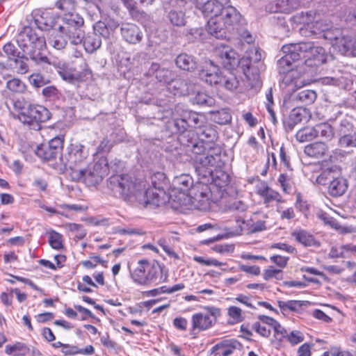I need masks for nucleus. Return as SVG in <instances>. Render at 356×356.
<instances>
[{"mask_svg": "<svg viewBox=\"0 0 356 356\" xmlns=\"http://www.w3.org/2000/svg\"><path fill=\"white\" fill-rule=\"evenodd\" d=\"M167 178L162 172L153 173L149 181L138 180L129 175H115L107 181L108 188L115 196L127 201H137L140 204L147 207H159L170 200L164 187Z\"/></svg>", "mask_w": 356, "mask_h": 356, "instance_id": "nucleus-1", "label": "nucleus"}, {"mask_svg": "<svg viewBox=\"0 0 356 356\" xmlns=\"http://www.w3.org/2000/svg\"><path fill=\"white\" fill-rule=\"evenodd\" d=\"M56 7L65 12L63 17L49 16L43 14L35 19V24L41 30L51 29L49 42L56 49H64L69 41L72 45L81 44L84 38L83 18L75 10L73 0H59Z\"/></svg>", "mask_w": 356, "mask_h": 356, "instance_id": "nucleus-2", "label": "nucleus"}, {"mask_svg": "<svg viewBox=\"0 0 356 356\" xmlns=\"http://www.w3.org/2000/svg\"><path fill=\"white\" fill-rule=\"evenodd\" d=\"M282 52L283 56L277 60V70L284 74L282 81L286 86L293 85L297 88L305 85V81L300 79L305 71L294 70L293 62L304 60L305 65L318 67L326 61L324 48L315 46L312 42L285 44L282 47Z\"/></svg>", "mask_w": 356, "mask_h": 356, "instance_id": "nucleus-3", "label": "nucleus"}, {"mask_svg": "<svg viewBox=\"0 0 356 356\" xmlns=\"http://www.w3.org/2000/svg\"><path fill=\"white\" fill-rule=\"evenodd\" d=\"M132 280L137 284L149 286L167 280L168 274L165 266L156 260H139L136 266L130 270Z\"/></svg>", "mask_w": 356, "mask_h": 356, "instance_id": "nucleus-4", "label": "nucleus"}, {"mask_svg": "<svg viewBox=\"0 0 356 356\" xmlns=\"http://www.w3.org/2000/svg\"><path fill=\"white\" fill-rule=\"evenodd\" d=\"M207 153L193 157L195 163V170L204 178L211 177L219 187L227 185L229 181V175L224 172H213V167H219L221 162L220 148L209 147Z\"/></svg>", "mask_w": 356, "mask_h": 356, "instance_id": "nucleus-5", "label": "nucleus"}, {"mask_svg": "<svg viewBox=\"0 0 356 356\" xmlns=\"http://www.w3.org/2000/svg\"><path fill=\"white\" fill-rule=\"evenodd\" d=\"M242 19L241 13L232 6L227 5L218 17V19L208 20L207 31L216 38H223L227 33L237 29Z\"/></svg>", "mask_w": 356, "mask_h": 356, "instance_id": "nucleus-6", "label": "nucleus"}, {"mask_svg": "<svg viewBox=\"0 0 356 356\" xmlns=\"http://www.w3.org/2000/svg\"><path fill=\"white\" fill-rule=\"evenodd\" d=\"M17 42L23 53L37 63H48V58L40 53L46 47L45 39L31 27H24L17 35Z\"/></svg>", "mask_w": 356, "mask_h": 356, "instance_id": "nucleus-7", "label": "nucleus"}, {"mask_svg": "<svg viewBox=\"0 0 356 356\" xmlns=\"http://www.w3.org/2000/svg\"><path fill=\"white\" fill-rule=\"evenodd\" d=\"M14 108L19 112V120L34 130L40 129V124L51 118V112L42 105L23 103L17 100L14 103Z\"/></svg>", "mask_w": 356, "mask_h": 356, "instance_id": "nucleus-8", "label": "nucleus"}, {"mask_svg": "<svg viewBox=\"0 0 356 356\" xmlns=\"http://www.w3.org/2000/svg\"><path fill=\"white\" fill-rule=\"evenodd\" d=\"M316 182L323 186L327 185V193L334 197L343 195L348 187V180L340 175L337 166L322 170L316 177Z\"/></svg>", "mask_w": 356, "mask_h": 356, "instance_id": "nucleus-9", "label": "nucleus"}, {"mask_svg": "<svg viewBox=\"0 0 356 356\" xmlns=\"http://www.w3.org/2000/svg\"><path fill=\"white\" fill-rule=\"evenodd\" d=\"M108 163L106 158H101L86 169L80 168L70 172V177L74 181H83L89 186L99 184L108 173Z\"/></svg>", "mask_w": 356, "mask_h": 356, "instance_id": "nucleus-10", "label": "nucleus"}, {"mask_svg": "<svg viewBox=\"0 0 356 356\" xmlns=\"http://www.w3.org/2000/svg\"><path fill=\"white\" fill-rule=\"evenodd\" d=\"M297 22L302 24L305 28L301 29L302 34H305L308 31L311 35H319L323 33V37L325 39L332 40V37L330 35V29L331 25L326 20H316L313 22L314 17L312 13H302L300 15L296 16Z\"/></svg>", "mask_w": 356, "mask_h": 356, "instance_id": "nucleus-11", "label": "nucleus"}, {"mask_svg": "<svg viewBox=\"0 0 356 356\" xmlns=\"http://www.w3.org/2000/svg\"><path fill=\"white\" fill-rule=\"evenodd\" d=\"M88 151L81 144H71L66 152L60 156V161L65 166L70 169V172L81 168L79 165L87 159Z\"/></svg>", "mask_w": 356, "mask_h": 356, "instance_id": "nucleus-12", "label": "nucleus"}, {"mask_svg": "<svg viewBox=\"0 0 356 356\" xmlns=\"http://www.w3.org/2000/svg\"><path fill=\"white\" fill-rule=\"evenodd\" d=\"M188 197L192 206L195 209L201 211L210 209L211 192L207 184L197 182L192 187Z\"/></svg>", "mask_w": 356, "mask_h": 356, "instance_id": "nucleus-13", "label": "nucleus"}, {"mask_svg": "<svg viewBox=\"0 0 356 356\" xmlns=\"http://www.w3.org/2000/svg\"><path fill=\"white\" fill-rule=\"evenodd\" d=\"M206 312L194 314L191 318V334H195L201 331L211 328L216 321V318L220 315V310L214 307L207 308Z\"/></svg>", "mask_w": 356, "mask_h": 356, "instance_id": "nucleus-14", "label": "nucleus"}, {"mask_svg": "<svg viewBox=\"0 0 356 356\" xmlns=\"http://www.w3.org/2000/svg\"><path fill=\"white\" fill-rule=\"evenodd\" d=\"M261 60V54L257 47H250L246 51L245 56L240 59L239 66L243 70L245 76L251 79H256L259 74V70L255 64Z\"/></svg>", "mask_w": 356, "mask_h": 356, "instance_id": "nucleus-15", "label": "nucleus"}, {"mask_svg": "<svg viewBox=\"0 0 356 356\" xmlns=\"http://www.w3.org/2000/svg\"><path fill=\"white\" fill-rule=\"evenodd\" d=\"M64 136H56L47 143L38 145L35 152L40 159L45 161H52L60 156L63 147Z\"/></svg>", "mask_w": 356, "mask_h": 356, "instance_id": "nucleus-16", "label": "nucleus"}, {"mask_svg": "<svg viewBox=\"0 0 356 356\" xmlns=\"http://www.w3.org/2000/svg\"><path fill=\"white\" fill-rule=\"evenodd\" d=\"M229 3V0H195L196 7L205 17H209V20L218 19V17Z\"/></svg>", "mask_w": 356, "mask_h": 356, "instance_id": "nucleus-17", "label": "nucleus"}, {"mask_svg": "<svg viewBox=\"0 0 356 356\" xmlns=\"http://www.w3.org/2000/svg\"><path fill=\"white\" fill-rule=\"evenodd\" d=\"M213 54L225 68L232 69L239 65L240 59L238 54L228 45L217 46Z\"/></svg>", "mask_w": 356, "mask_h": 356, "instance_id": "nucleus-18", "label": "nucleus"}, {"mask_svg": "<svg viewBox=\"0 0 356 356\" xmlns=\"http://www.w3.org/2000/svg\"><path fill=\"white\" fill-rule=\"evenodd\" d=\"M120 33L122 39L131 44L140 42L143 38V33L140 28L133 23H122Z\"/></svg>", "mask_w": 356, "mask_h": 356, "instance_id": "nucleus-19", "label": "nucleus"}, {"mask_svg": "<svg viewBox=\"0 0 356 356\" xmlns=\"http://www.w3.org/2000/svg\"><path fill=\"white\" fill-rule=\"evenodd\" d=\"M219 72L218 66L215 65L213 61H206L200 72V77L210 85L220 84L222 75Z\"/></svg>", "mask_w": 356, "mask_h": 356, "instance_id": "nucleus-20", "label": "nucleus"}, {"mask_svg": "<svg viewBox=\"0 0 356 356\" xmlns=\"http://www.w3.org/2000/svg\"><path fill=\"white\" fill-rule=\"evenodd\" d=\"M58 74L64 81L71 84H77L88 79L91 75V72L89 69H83L82 72H79L71 68H66L60 69Z\"/></svg>", "mask_w": 356, "mask_h": 356, "instance_id": "nucleus-21", "label": "nucleus"}, {"mask_svg": "<svg viewBox=\"0 0 356 356\" xmlns=\"http://www.w3.org/2000/svg\"><path fill=\"white\" fill-rule=\"evenodd\" d=\"M193 179L188 174H181L175 176L172 181L173 191H178L185 195L186 193L189 192L193 186Z\"/></svg>", "mask_w": 356, "mask_h": 356, "instance_id": "nucleus-22", "label": "nucleus"}, {"mask_svg": "<svg viewBox=\"0 0 356 356\" xmlns=\"http://www.w3.org/2000/svg\"><path fill=\"white\" fill-rule=\"evenodd\" d=\"M256 193L264 199L265 204H268L272 201L282 202V197L279 193L270 188L264 181L260 182L257 185Z\"/></svg>", "mask_w": 356, "mask_h": 356, "instance_id": "nucleus-23", "label": "nucleus"}, {"mask_svg": "<svg viewBox=\"0 0 356 356\" xmlns=\"http://www.w3.org/2000/svg\"><path fill=\"white\" fill-rule=\"evenodd\" d=\"M148 74L153 76L161 83L169 84L173 76L171 70L165 67H161L158 63H152L149 68Z\"/></svg>", "mask_w": 356, "mask_h": 356, "instance_id": "nucleus-24", "label": "nucleus"}, {"mask_svg": "<svg viewBox=\"0 0 356 356\" xmlns=\"http://www.w3.org/2000/svg\"><path fill=\"white\" fill-rule=\"evenodd\" d=\"M270 6V12L289 13L300 6V1L299 0H277Z\"/></svg>", "mask_w": 356, "mask_h": 356, "instance_id": "nucleus-25", "label": "nucleus"}, {"mask_svg": "<svg viewBox=\"0 0 356 356\" xmlns=\"http://www.w3.org/2000/svg\"><path fill=\"white\" fill-rule=\"evenodd\" d=\"M220 85L229 91H236L238 89L241 90V78L233 72H227L226 74L222 76Z\"/></svg>", "mask_w": 356, "mask_h": 356, "instance_id": "nucleus-26", "label": "nucleus"}, {"mask_svg": "<svg viewBox=\"0 0 356 356\" xmlns=\"http://www.w3.org/2000/svg\"><path fill=\"white\" fill-rule=\"evenodd\" d=\"M238 346L240 343L236 340H225L214 346L213 350L216 353L215 356H229Z\"/></svg>", "mask_w": 356, "mask_h": 356, "instance_id": "nucleus-27", "label": "nucleus"}, {"mask_svg": "<svg viewBox=\"0 0 356 356\" xmlns=\"http://www.w3.org/2000/svg\"><path fill=\"white\" fill-rule=\"evenodd\" d=\"M291 236L293 237L297 242L305 247H318L320 245L319 242L315 239L314 236L304 229L293 231L291 232Z\"/></svg>", "mask_w": 356, "mask_h": 356, "instance_id": "nucleus-28", "label": "nucleus"}, {"mask_svg": "<svg viewBox=\"0 0 356 356\" xmlns=\"http://www.w3.org/2000/svg\"><path fill=\"white\" fill-rule=\"evenodd\" d=\"M175 64L178 68L188 72H193L197 68L195 58L186 53H181L177 56Z\"/></svg>", "mask_w": 356, "mask_h": 356, "instance_id": "nucleus-29", "label": "nucleus"}, {"mask_svg": "<svg viewBox=\"0 0 356 356\" xmlns=\"http://www.w3.org/2000/svg\"><path fill=\"white\" fill-rule=\"evenodd\" d=\"M328 147L325 143L316 142L305 146L304 152L309 156L321 159L327 152Z\"/></svg>", "mask_w": 356, "mask_h": 356, "instance_id": "nucleus-30", "label": "nucleus"}, {"mask_svg": "<svg viewBox=\"0 0 356 356\" xmlns=\"http://www.w3.org/2000/svg\"><path fill=\"white\" fill-rule=\"evenodd\" d=\"M236 220L238 223L240 231H245L247 234L258 232L266 229V222L264 220H258L250 225L246 223L241 216L237 218Z\"/></svg>", "mask_w": 356, "mask_h": 356, "instance_id": "nucleus-31", "label": "nucleus"}, {"mask_svg": "<svg viewBox=\"0 0 356 356\" xmlns=\"http://www.w3.org/2000/svg\"><path fill=\"white\" fill-rule=\"evenodd\" d=\"M81 44H83L86 52L92 54L97 50L102 45V40L95 33H88L84 38Z\"/></svg>", "mask_w": 356, "mask_h": 356, "instance_id": "nucleus-32", "label": "nucleus"}, {"mask_svg": "<svg viewBox=\"0 0 356 356\" xmlns=\"http://www.w3.org/2000/svg\"><path fill=\"white\" fill-rule=\"evenodd\" d=\"M168 88L170 90L173 92L175 95H188L191 91L190 86L188 84V81L183 79H174L173 77L168 84Z\"/></svg>", "mask_w": 356, "mask_h": 356, "instance_id": "nucleus-33", "label": "nucleus"}, {"mask_svg": "<svg viewBox=\"0 0 356 356\" xmlns=\"http://www.w3.org/2000/svg\"><path fill=\"white\" fill-rule=\"evenodd\" d=\"M334 40V43L333 45L335 47L338 51L343 55H348L350 54L353 45V40L350 36H341L337 37L334 36L332 38Z\"/></svg>", "mask_w": 356, "mask_h": 356, "instance_id": "nucleus-34", "label": "nucleus"}, {"mask_svg": "<svg viewBox=\"0 0 356 356\" xmlns=\"http://www.w3.org/2000/svg\"><path fill=\"white\" fill-rule=\"evenodd\" d=\"M197 134L200 136L202 142L213 143L218 138L216 130L211 124L200 127Z\"/></svg>", "mask_w": 356, "mask_h": 356, "instance_id": "nucleus-35", "label": "nucleus"}, {"mask_svg": "<svg viewBox=\"0 0 356 356\" xmlns=\"http://www.w3.org/2000/svg\"><path fill=\"white\" fill-rule=\"evenodd\" d=\"M316 93L312 90H303L293 95V99L297 102L309 105L314 102L316 99Z\"/></svg>", "mask_w": 356, "mask_h": 356, "instance_id": "nucleus-36", "label": "nucleus"}, {"mask_svg": "<svg viewBox=\"0 0 356 356\" xmlns=\"http://www.w3.org/2000/svg\"><path fill=\"white\" fill-rule=\"evenodd\" d=\"M166 129L172 134L184 133L187 130L184 118H178L169 120L166 123Z\"/></svg>", "mask_w": 356, "mask_h": 356, "instance_id": "nucleus-37", "label": "nucleus"}, {"mask_svg": "<svg viewBox=\"0 0 356 356\" xmlns=\"http://www.w3.org/2000/svg\"><path fill=\"white\" fill-rule=\"evenodd\" d=\"M28 58L22 54L19 57L14 58L10 64L12 68L17 74H25L29 72V65L27 63Z\"/></svg>", "mask_w": 356, "mask_h": 356, "instance_id": "nucleus-38", "label": "nucleus"}, {"mask_svg": "<svg viewBox=\"0 0 356 356\" xmlns=\"http://www.w3.org/2000/svg\"><path fill=\"white\" fill-rule=\"evenodd\" d=\"M29 348L21 342H17L13 345H7L5 347V353L13 356H25L29 354Z\"/></svg>", "mask_w": 356, "mask_h": 356, "instance_id": "nucleus-39", "label": "nucleus"}, {"mask_svg": "<svg viewBox=\"0 0 356 356\" xmlns=\"http://www.w3.org/2000/svg\"><path fill=\"white\" fill-rule=\"evenodd\" d=\"M315 132L316 138L321 137L326 140H330L334 136V131L332 126L328 123H320L316 124Z\"/></svg>", "mask_w": 356, "mask_h": 356, "instance_id": "nucleus-40", "label": "nucleus"}, {"mask_svg": "<svg viewBox=\"0 0 356 356\" xmlns=\"http://www.w3.org/2000/svg\"><path fill=\"white\" fill-rule=\"evenodd\" d=\"M170 23L175 26H184L186 25L185 13L181 10H171L168 15Z\"/></svg>", "mask_w": 356, "mask_h": 356, "instance_id": "nucleus-41", "label": "nucleus"}, {"mask_svg": "<svg viewBox=\"0 0 356 356\" xmlns=\"http://www.w3.org/2000/svg\"><path fill=\"white\" fill-rule=\"evenodd\" d=\"M296 138L301 143L314 140L316 138L315 127H306L299 130L296 134Z\"/></svg>", "mask_w": 356, "mask_h": 356, "instance_id": "nucleus-42", "label": "nucleus"}, {"mask_svg": "<svg viewBox=\"0 0 356 356\" xmlns=\"http://www.w3.org/2000/svg\"><path fill=\"white\" fill-rule=\"evenodd\" d=\"M354 131H356V130L354 129L351 120L348 118L341 119L337 127V133L339 137Z\"/></svg>", "mask_w": 356, "mask_h": 356, "instance_id": "nucleus-43", "label": "nucleus"}, {"mask_svg": "<svg viewBox=\"0 0 356 356\" xmlns=\"http://www.w3.org/2000/svg\"><path fill=\"white\" fill-rule=\"evenodd\" d=\"M63 227L69 232L74 233L75 236L78 239L83 238L87 234V232L84 229L83 226L80 224L67 222L63 225Z\"/></svg>", "mask_w": 356, "mask_h": 356, "instance_id": "nucleus-44", "label": "nucleus"}, {"mask_svg": "<svg viewBox=\"0 0 356 356\" xmlns=\"http://www.w3.org/2000/svg\"><path fill=\"white\" fill-rule=\"evenodd\" d=\"M338 143L339 145L343 148H356V131L353 133L341 136L339 137Z\"/></svg>", "mask_w": 356, "mask_h": 356, "instance_id": "nucleus-45", "label": "nucleus"}, {"mask_svg": "<svg viewBox=\"0 0 356 356\" xmlns=\"http://www.w3.org/2000/svg\"><path fill=\"white\" fill-rule=\"evenodd\" d=\"M227 210L237 214H243L246 212L248 205L243 201L234 200L227 205Z\"/></svg>", "mask_w": 356, "mask_h": 356, "instance_id": "nucleus-46", "label": "nucleus"}, {"mask_svg": "<svg viewBox=\"0 0 356 356\" xmlns=\"http://www.w3.org/2000/svg\"><path fill=\"white\" fill-rule=\"evenodd\" d=\"M306 302L300 300L278 301V305L283 310L289 309L295 312L299 310L303 305H305Z\"/></svg>", "mask_w": 356, "mask_h": 356, "instance_id": "nucleus-47", "label": "nucleus"}, {"mask_svg": "<svg viewBox=\"0 0 356 356\" xmlns=\"http://www.w3.org/2000/svg\"><path fill=\"white\" fill-rule=\"evenodd\" d=\"M6 87L9 90L17 93H22L26 88L25 83L16 78L9 80L6 83Z\"/></svg>", "mask_w": 356, "mask_h": 356, "instance_id": "nucleus-48", "label": "nucleus"}, {"mask_svg": "<svg viewBox=\"0 0 356 356\" xmlns=\"http://www.w3.org/2000/svg\"><path fill=\"white\" fill-rule=\"evenodd\" d=\"M49 243L54 249H62L63 248L62 235L55 231H51L49 233Z\"/></svg>", "mask_w": 356, "mask_h": 356, "instance_id": "nucleus-49", "label": "nucleus"}, {"mask_svg": "<svg viewBox=\"0 0 356 356\" xmlns=\"http://www.w3.org/2000/svg\"><path fill=\"white\" fill-rule=\"evenodd\" d=\"M213 121L219 124H227L232 120L230 113L225 109L217 111L213 114Z\"/></svg>", "mask_w": 356, "mask_h": 356, "instance_id": "nucleus-50", "label": "nucleus"}, {"mask_svg": "<svg viewBox=\"0 0 356 356\" xmlns=\"http://www.w3.org/2000/svg\"><path fill=\"white\" fill-rule=\"evenodd\" d=\"M94 32L93 33L97 34V35L102 36L103 38H107L110 35V32L108 31V27L106 24L103 22L99 21L93 26Z\"/></svg>", "mask_w": 356, "mask_h": 356, "instance_id": "nucleus-51", "label": "nucleus"}, {"mask_svg": "<svg viewBox=\"0 0 356 356\" xmlns=\"http://www.w3.org/2000/svg\"><path fill=\"white\" fill-rule=\"evenodd\" d=\"M3 50L10 61L17 57H19L22 54L20 51H17L15 45L10 42L3 46Z\"/></svg>", "mask_w": 356, "mask_h": 356, "instance_id": "nucleus-52", "label": "nucleus"}, {"mask_svg": "<svg viewBox=\"0 0 356 356\" xmlns=\"http://www.w3.org/2000/svg\"><path fill=\"white\" fill-rule=\"evenodd\" d=\"M282 270L275 269L273 266H270L268 268L266 269L264 273V279L265 280H268L271 278H275L277 280H281L282 277Z\"/></svg>", "mask_w": 356, "mask_h": 356, "instance_id": "nucleus-53", "label": "nucleus"}, {"mask_svg": "<svg viewBox=\"0 0 356 356\" xmlns=\"http://www.w3.org/2000/svg\"><path fill=\"white\" fill-rule=\"evenodd\" d=\"M29 81L30 83L35 88H40L47 83L45 78L39 73L31 74L29 77Z\"/></svg>", "mask_w": 356, "mask_h": 356, "instance_id": "nucleus-54", "label": "nucleus"}, {"mask_svg": "<svg viewBox=\"0 0 356 356\" xmlns=\"http://www.w3.org/2000/svg\"><path fill=\"white\" fill-rule=\"evenodd\" d=\"M193 102L199 105L211 106L213 99L204 92H197Z\"/></svg>", "mask_w": 356, "mask_h": 356, "instance_id": "nucleus-55", "label": "nucleus"}, {"mask_svg": "<svg viewBox=\"0 0 356 356\" xmlns=\"http://www.w3.org/2000/svg\"><path fill=\"white\" fill-rule=\"evenodd\" d=\"M184 119H185L187 129L188 128H194V129L198 128L199 129V127H201L200 125H199L200 118H199L197 114L195 113H189L188 117Z\"/></svg>", "mask_w": 356, "mask_h": 356, "instance_id": "nucleus-56", "label": "nucleus"}, {"mask_svg": "<svg viewBox=\"0 0 356 356\" xmlns=\"http://www.w3.org/2000/svg\"><path fill=\"white\" fill-rule=\"evenodd\" d=\"M252 330L264 337H268L270 334V327L261 325L260 322L253 323Z\"/></svg>", "mask_w": 356, "mask_h": 356, "instance_id": "nucleus-57", "label": "nucleus"}, {"mask_svg": "<svg viewBox=\"0 0 356 356\" xmlns=\"http://www.w3.org/2000/svg\"><path fill=\"white\" fill-rule=\"evenodd\" d=\"M273 329L275 332V337L278 341H282L284 339H286L287 331L278 322L273 325Z\"/></svg>", "mask_w": 356, "mask_h": 356, "instance_id": "nucleus-58", "label": "nucleus"}, {"mask_svg": "<svg viewBox=\"0 0 356 356\" xmlns=\"http://www.w3.org/2000/svg\"><path fill=\"white\" fill-rule=\"evenodd\" d=\"M278 181L280 182L284 193H291V187L290 184V179L287 175L285 174H281L278 178Z\"/></svg>", "mask_w": 356, "mask_h": 356, "instance_id": "nucleus-59", "label": "nucleus"}, {"mask_svg": "<svg viewBox=\"0 0 356 356\" xmlns=\"http://www.w3.org/2000/svg\"><path fill=\"white\" fill-rule=\"evenodd\" d=\"M228 314L237 322L243 320L242 310L239 307L235 306L229 307L228 309Z\"/></svg>", "mask_w": 356, "mask_h": 356, "instance_id": "nucleus-60", "label": "nucleus"}, {"mask_svg": "<svg viewBox=\"0 0 356 356\" xmlns=\"http://www.w3.org/2000/svg\"><path fill=\"white\" fill-rule=\"evenodd\" d=\"M287 340L292 344H297L303 341L304 337L300 332L292 331L290 334H288Z\"/></svg>", "mask_w": 356, "mask_h": 356, "instance_id": "nucleus-61", "label": "nucleus"}, {"mask_svg": "<svg viewBox=\"0 0 356 356\" xmlns=\"http://www.w3.org/2000/svg\"><path fill=\"white\" fill-rule=\"evenodd\" d=\"M90 225L94 226H108V219L102 217H91L87 220Z\"/></svg>", "mask_w": 356, "mask_h": 356, "instance_id": "nucleus-62", "label": "nucleus"}, {"mask_svg": "<svg viewBox=\"0 0 356 356\" xmlns=\"http://www.w3.org/2000/svg\"><path fill=\"white\" fill-rule=\"evenodd\" d=\"M290 120L294 123H300L302 120L303 115L301 108H294L290 113Z\"/></svg>", "mask_w": 356, "mask_h": 356, "instance_id": "nucleus-63", "label": "nucleus"}, {"mask_svg": "<svg viewBox=\"0 0 356 356\" xmlns=\"http://www.w3.org/2000/svg\"><path fill=\"white\" fill-rule=\"evenodd\" d=\"M42 93L45 97L54 98L58 96V90L55 86H49L44 88Z\"/></svg>", "mask_w": 356, "mask_h": 356, "instance_id": "nucleus-64", "label": "nucleus"}]
</instances>
